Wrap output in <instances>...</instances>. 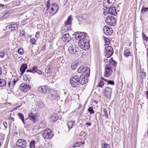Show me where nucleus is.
<instances>
[{
  "label": "nucleus",
  "mask_w": 148,
  "mask_h": 148,
  "mask_svg": "<svg viewBox=\"0 0 148 148\" xmlns=\"http://www.w3.org/2000/svg\"><path fill=\"white\" fill-rule=\"evenodd\" d=\"M86 125H88L89 126H90L91 125V123H88V122H86Z\"/></svg>",
  "instance_id": "nucleus-63"
},
{
  "label": "nucleus",
  "mask_w": 148,
  "mask_h": 148,
  "mask_svg": "<svg viewBox=\"0 0 148 148\" xmlns=\"http://www.w3.org/2000/svg\"><path fill=\"white\" fill-rule=\"evenodd\" d=\"M103 111L104 112V115H105L106 118H108V116L106 109L105 108H103Z\"/></svg>",
  "instance_id": "nucleus-40"
},
{
  "label": "nucleus",
  "mask_w": 148,
  "mask_h": 148,
  "mask_svg": "<svg viewBox=\"0 0 148 148\" xmlns=\"http://www.w3.org/2000/svg\"><path fill=\"white\" fill-rule=\"evenodd\" d=\"M36 109L35 108H33L30 113L28 114V115L27 119L31 121L32 123H35L36 121V118L37 117V114L36 113H33L32 112L33 111L35 110Z\"/></svg>",
  "instance_id": "nucleus-7"
},
{
  "label": "nucleus",
  "mask_w": 148,
  "mask_h": 148,
  "mask_svg": "<svg viewBox=\"0 0 148 148\" xmlns=\"http://www.w3.org/2000/svg\"><path fill=\"white\" fill-rule=\"evenodd\" d=\"M89 39H86L80 42H78V44L80 47L84 50H88L90 48Z\"/></svg>",
  "instance_id": "nucleus-4"
},
{
  "label": "nucleus",
  "mask_w": 148,
  "mask_h": 148,
  "mask_svg": "<svg viewBox=\"0 0 148 148\" xmlns=\"http://www.w3.org/2000/svg\"><path fill=\"white\" fill-rule=\"evenodd\" d=\"M109 27H108L106 26H105L103 27V31L104 33L105 32H106V30H107V29H108Z\"/></svg>",
  "instance_id": "nucleus-57"
},
{
  "label": "nucleus",
  "mask_w": 148,
  "mask_h": 148,
  "mask_svg": "<svg viewBox=\"0 0 148 148\" xmlns=\"http://www.w3.org/2000/svg\"><path fill=\"white\" fill-rule=\"evenodd\" d=\"M68 51L70 53L75 54L78 51V48L74 44L70 45L68 48Z\"/></svg>",
  "instance_id": "nucleus-14"
},
{
  "label": "nucleus",
  "mask_w": 148,
  "mask_h": 148,
  "mask_svg": "<svg viewBox=\"0 0 148 148\" xmlns=\"http://www.w3.org/2000/svg\"><path fill=\"white\" fill-rule=\"evenodd\" d=\"M104 55L106 58H110L114 52L113 49L110 46H106L104 48Z\"/></svg>",
  "instance_id": "nucleus-5"
},
{
  "label": "nucleus",
  "mask_w": 148,
  "mask_h": 148,
  "mask_svg": "<svg viewBox=\"0 0 148 148\" xmlns=\"http://www.w3.org/2000/svg\"><path fill=\"white\" fill-rule=\"evenodd\" d=\"M108 9L106 8V9L103 12V14L106 15L107 14H109L108 11Z\"/></svg>",
  "instance_id": "nucleus-52"
},
{
  "label": "nucleus",
  "mask_w": 148,
  "mask_h": 148,
  "mask_svg": "<svg viewBox=\"0 0 148 148\" xmlns=\"http://www.w3.org/2000/svg\"><path fill=\"white\" fill-rule=\"evenodd\" d=\"M77 72L79 73H83L81 74L79 76L80 78L82 79L87 80V82H88V79L87 78L89 76L90 74V69L87 67H83L80 66L77 70Z\"/></svg>",
  "instance_id": "nucleus-2"
},
{
  "label": "nucleus",
  "mask_w": 148,
  "mask_h": 148,
  "mask_svg": "<svg viewBox=\"0 0 148 148\" xmlns=\"http://www.w3.org/2000/svg\"><path fill=\"white\" fill-rule=\"evenodd\" d=\"M73 20L72 16L71 15H69L67 19V20L64 22L65 27V28H64L63 29V31L64 32H66V31H69L70 29V28L67 27H68V25L70 26L72 24V21Z\"/></svg>",
  "instance_id": "nucleus-9"
},
{
  "label": "nucleus",
  "mask_w": 148,
  "mask_h": 148,
  "mask_svg": "<svg viewBox=\"0 0 148 148\" xmlns=\"http://www.w3.org/2000/svg\"><path fill=\"white\" fill-rule=\"evenodd\" d=\"M107 30L106 32H105L104 33L107 35H110L113 32V30L111 27H110V28L109 27Z\"/></svg>",
  "instance_id": "nucleus-28"
},
{
  "label": "nucleus",
  "mask_w": 148,
  "mask_h": 148,
  "mask_svg": "<svg viewBox=\"0 0 148 148\" xmlns=\"http://www.w3.org/2000/svg\"><path fill=\"white\" fill-rule=\"evenodd\" d=\"M20 2H16L13 1L11 2L9 4L10 6L12 7H15L16 6H18L20 5Z\"/></svg>",
  "instance_id": "nucleus-27"
},
{
  "label": "nucleus",
  "mask_w": 148,
  "mask_h": 148,
  "mask_svg": "<svg viewBox=\"0 0 148 148\" xmlns=\"http://www.w3.org/2000/svg\"><path fill=\"white\" fill-rule=\"evenodd\" d=\"M18 116L19 118L21 120L22 122L23 123V124L24 125V126L25 127H27L28 125L29 126L30 124H29L28 123L27 124L26 123L25 121L27 120V118H25V120L24 116V115L20 113H18Z\"/></svg>",
  "instance_id": "nucleus-17"
},
{
  "label": "nucleus",
  "mask_w": 148,
  "mask_h": 148,
  "mask_svg": "<svg viewBox=\"0 0 148 148\" xmlns=\"http://www.w3.org/2000/svg\"><path fill=\"white\" fill-rule=\"evenodd\" d=\"M50 129L49 128L46 129L42 133V136L44 138L48 139L51 138L53 135L52 134Z\"/></svg>",
  "instance_id": "nucleus-11"
},
{
  "label": "nucleus",
  "mask_w": 148,
  "mask_h": 148,
  "mask_svg": "<svg viewBox=\"0 0 148 148\" xmlns=\"http://www.w3.org/2000/svg\"><path fill=\"white\" fill-rule=\"evenodd\" d=\"M147 11H148V8H145L144 6H143L141 10V12L144 14Z\"/></svg>",
  "instance_id": "nucleus-35"
},
{
  "label": "nucleus",
  "mask_w": 148,
  "mask_h": 148,
  "mask_svg": "<svg viewBox=\"0 0 148 148\" xmlns=\"http://www.w3.org/2000/svg\"><path fill=\"white\" fill-rule=\"evenodd\" d=\"M132 53L131 52H130L129 50L126 48L125 49L124 51V55L126 57H128L130 56H131V54Z\"/></svg>",
  "instance_id": "nucleus-25"
},
{
  "label": "nucleus",
  "mask_w": 148,
  "mask_h": 148,
  "mask_svg": "<svg viewBox=\"0 0 148 148\" xmlns=\"http://www.w3.org/2000/svg\"><path fill=\"white\" fill-rule=\"evenodd\" d=\"M19 36L22 37L24 36L25 34V32L24 31H21L20 32Z\"/></svg>",
  "instance_id": "nucleus-50"
},
{
  "label": "nucleus",
  "mask_w": 148,
  "mask_h": 148,
  "mask_svg": "<svg viewBox=\"0 0 148 148\" xmlns=\"http://www.w3.org/2000/svg\"><path fill=\"white\" fill-rule=\"evenodd\" d=\"M36 72L37 73H38V74H39L40 75H41L42 74V72L41 71H40V70H38V69H37V70H36Z\"/></svg>",
  "instance_id": "nucleus-60"
},
{
  "label": "nucleus",
  "mask_w": 148,
  "mask_h": 148,
  "mask_svg": "<svg viewBox=\"0 0 148 148\" xmlns=\"http://www.w3.org/2000/svg\"><path fill=\"white\" fill-rule=\"evenodd\" d=\"M58 119V116L56 114H53L51 116L50 120L52 122L56 121Z\"/></svg>",
  "instance_id": "nucleus-23"
},
{
  "label": "nucleus",
  "mask_w": 148,
  "mask_h": 148,
  "mask_svg": "<svg viewBox=\"0 0 148 148\" xmlns=\"http://www.w3.org/2000/svg\"><path fill=\"white\" fill-rule=\"evenodd\" d=\"M51 6L50 8V14L52 16L55 14L57 12L58 9V6L57 3H51Z\"/></svg>",
  "instance_id": "nucleus-10"
},
{
  "label": "nucleus",
  "mask_w": 148,
  "mask_h": 148,
  "mask_svg": "<svg viewBox=\"0 0 148 148\" xmlns=\"http://www.w3.org/2000/svg\"><path fill=\"white\" fill-rule=\"evenodd\" d=\"M35 37L37 38H38L40 37L39 34L38 32L36 33L35 35Z\"/></svg>",
  "instance_id": "nucleus-61"
},
{
  "label": "nucleus",
  "mask_w": 148,
  "mask_h": 148,
  "mask_svg": "<svg viewBox=\"0 0 148 148\" xmlns=\"http://www.w3.org/2000/svg\"><path fill=\"white\" fill-rule=\"evenodd\" d=\"M109 3H110L113 4H114L115 3L116 0H106Z\"/></svg>",
  "instance_id": "nucleus-54"
},
{
  "label": "nucleus",
  "mask_w": 148,
  "mask_h": 148,
  "mask_svg": "<svg viewBox=\"0 0 148 148\" xmlns=\"http://www.w3.org/2000/svg\"><path fill=\"white\" fill-rule=\"evenodd\" d=\"M145 94L146 95V97L148 99V90L146 91Z\"/></svg>",
  "instance_id": "nucleus-64"
},
{
  "label": "nucleus",
  "mask_w": 148,
  "mask_h": 148,
  "mask_svg": "<svg viewBox=\"0 0 148 148\" xmlns=\"http://www.w3.org/2000/svg\"><path fill=\"white\" fill-rule=\"evenodd\" d=\"M4 135L2 134H0V140L1 142L3 141L5 139Z\"/></svg>",
  "instance_id": "nucleus-47"
},
{
  "label": "nucleus",
  "mask_w": 148,
  "mask_h": 148,
  "mask_svg": "<svg viewBox=\"0 0 148 148\" xmlns=\"http://www.w3.org/2000/svg\"><path fill=\"white\" fill-rule=\"evenodd\" d=\"M85 134V132L84 131H82L79 134V136H82L84 135Z\"/></svg>",
  "instance_id": "nucleus-58"
},
{
  "label": "nucleus",
  "mask_w": 148,
  "mask_h": 148,
  "mask_svg": "<svg viewBox=\"0 0 148 148\" xmlns=\"http://www.w3.org/2000/svg\"><path fill=\"white\" fill-rule=\"evenodd\" d=\"M38 143L34 140L31 141L29 143V148H36Z\"/></svg>",
  "instance_id": "nucleus-22"
},
{
  "label": "nucleus",
  "mask_w": 148,
  "mask_h": 148,
  "mask_svg": "<svg viewBox=\"0 0 148 148\" xmlns=\"http://www.w3.org/2000/svg\"><path fill=\"white\" fill-rule=\"evenodd\" d=\"M101 146L103 148H110V145L106 143H102Z\"/></svg>",
  "instance_id": "nucleus-36"
},
{
  "label": "nucleus",
  "mask_w": 148,
  "mask_h": 148,
  "mask_svg": "<svg viewBox=\"0 0 148 148\" xmlns=\"http://www.w3.org/2000/svg\"><path fill=\"white\" fill-rule=\"evenodd\" d=\"M112 88L108 86L106 87L104 89L103 94L107 98L111 97Z\"/></svg>",
  "instance_id": "nucleus-12"
},
{
  "label": "nucleus",
  "mask_w": 148,
  "mask_h": 148,
  "mask_svg": "<svg viewBox=\"0 0 148 148\" xmlns=\"http://www.w3.org/2000/svg\"><path fill=\"white\" fill-rule=\"evenodd\" d=\"M27 145L26 141L22 139H19L17 140L16 143V145L21 148H24Z\"/></svg>",
  "instance_id": "nucleus-16"
},
{
  "label": "nucleus",
  "mask_w": 148,
  "mask_h": 148,
  "mask_svg": "<svg viewBox=\"0 0 148 148\" xmlns=\"http://www.w3.org/2000/svg\"><path fill=\"white\" fill-rule=\"evenodd\" d=\"M37 69V67L36 66H34L32 69H28L31 73H35L36 72V70Z\"/></svg>",
  "instance_id": "nucleus-32"
},
{
  "label": "nucleus",
  "mask_w": 148,
  "mask_h": 148,
  "mask_svg": "<svg viewBox=\"0 0 148 148\" xmlns=\"http://www.w3.org/2000/svg\"><path fill=\"white\" fill-rule=\"evenodd\" d=\"M114 4H112L110 3H109L108 1H106V0H104L103 2V6L106 8L109 9L112 7Z\"/></svg>",
  "instance_id": "nucleus-21"
},
{
  "label": "nucleus",
  "mask_w": 148,
  "mask_h": 148,
  "mask_svg": "<svg viewBox=\"0 0 148 148\" xmlns=\"http://www.w3.org/2000/svg\"><path fill=\"white\" fill-rule=\"evenodd\" d=\"M88 111L90 114H93L94 112L93 110V107L92 106L90 107L88 109Z\"/></svg>",
  "instance_id": "nucleus-39"
},
{
  "label": "nucleus",
  "mask_w": 148,
  "mask_h": 148,
  "mask_svg": "<svg viewBox=\"0 0 148 148\" xmlns=\"http://www.w3.org/2000/svg\"><path fill=\"white\" fill-rule=\"evenodd\" d=\"M48 88V86H40L38 87V90L40 93H45Z\"/></svg>",
  "instance_id": "nucleus-20"
},
{
  "label": "nucleus",
  "mask_w": 148,
  "mask_h": 148,
  "mask_svg": "<svg viewBox=\"0 0 148 148\" xmlns=\"http://www.w3.org/2000/svg\"><path fill=\"white\" fill-rule=\"evenodd\" d=\"M20 90L23 92H26L30 89V87L29 85L23 83L19 86Z\"/></svg>",
  "instance_id": "nucleus-15"
},
{
  "label": "nucleus",
  "mask_w": 148,
  "mask_h": 148,
  "mask_svg": "<svg viewBox=\"0 0 148 148\" xmlns=\"http://www.w3.org/2000/svg\"><path fill=\"white\" fill-rule=\"evenodd\" d=\"M141 76L142 78H144L145 77L146 74V73L144 71L141 72Z\"/></svg>",
  "instance_id": "nucleus-48"
},
{
  "label": "nucleus",
  "mask_w": 148,
  "mask_h": 148,
  "mask_svg": "<svg viewBox=\"0 0 148 148\" xmlns=\"http://www.w3.org/2000/svg\"><path fill=\"white\" fill-rule=\"evenodd\" d=\"M142 36L144 40H145V42H148V37L143 33Z\"/></svg>",
  "instance_id": "nucleus-41"
},
{
  "label": "nucleus",
  "mask_w": 148,
  "mask_h": 148,
  "mask_svg": "<svg viewBox=\"0 0 148 148\" xmlns=\"http://www.w3.org/2000/svg\"><path fill=\"white\" fill-rule=\"evenodd\" d=\"M73 36H75L76 40H79L78 42L85 40L86 39H89L87 34L85 32H77Z\"/></svg>",
  "instance_id": "nucleus-3"
},
{
  "label": "nucleus",
  "mask_w": 148,
  "mask_h": 148,
  "mask_svg": "<svg viewBox=\"0 0 148 148\" xmlns=\"http://www.w3.org/2000/svg\"><path fill=\"white\" fill-rule=\"evenodd\" d=\"M109 62L110 64L113 65L114 66H116L117 64V62L114 60L113 58H112L109 60Z\"/></svg>",
  "instance_id": "nucleus-33"
},
{
  "label": "nucleus",
  "mask_w": 148,
  "mask_h": 148,
  "mask_svg": "<svg viewBox=\"0 0 148 148\" xmlns=\"http://www.w3.org/2000/svg\"><path fill=\"white\" fill-rule=\"evenodd\" d=\"M50 2L49 0H48L47 1L46 3L45 4V6L47 8L46 11H50V8L51 6Z\"/></svg>",
  "instance_id": "nucleus-30"
},
{
  "label": "nucleus",
  "mask_w": 148,
  "mask_h": 148,
  "mask_svg": "<svg viewBox=\"0 0 148 148\" xmlns=\"http://www.w3.org/2000/svg\"><path fill=\"white\" fill-rule=\"evenodd\" d=\"M6 83L5 80L3 79H0V86L3 87L6 85Z\"/></svg>",
  "instance_id": "nucleus-31"
},
{
  "label": "nucleus",
  "mask_w": 148,
  "mask_h": 148,
  "mask_svg": "<svg viewBox=\"0 0 148 148\" xmlns=\"http://www.w3.org/2000/svg\"><path fill=\"white\" fill-rule=\"evenodd\" d=\"M62 40L64 42H68L71 40V37L69 34H66L62 36Z\"/></svg>",
  "instance_id": "nucleus-18"
},
{
  "label": "nucleus",
  "mask_w": 148,
  "mask_h": 148,
  "mask_svg": "<svg viewBox=\"0 0 148 148\" xmlns=\"http://www.w3.org/2000/svg\"><path fill=\"white\" fill-rule=\"evenodd\" d=\"M31 41L32 43V44L34 45L36 42V40L34 38H32L31 39Z\"/></svg>",
  "instance_id": "nucleus-55"
},
{
  "label": "nucleus",
  "mask_w": 148,
  "mask_h": 148,
  "mask_svg": "<svg viewBox=\"0 0 148 148\" xmlns=\"http://www.w3.org/2000/svg\"><path fill=\"white\" fill-rule=\"evenodd\" d=\"M6 28L7 29H9L11 30L10 26V25H9L7 26L6 27Z\"/></svg>",
  "instance_id": "nucleus-62"
},
{
  "label": "nucleus",
  "mask_w": 148,
  "mask_h": 148,
  "mask_svg": "<svg viewBox=\"0 0 148 148\" xmlns=\"http://www.w3.org/2000/svg\"><path fill=\"white\" fill-rule=\"evenodd\" d=\"M46 45H45L43 46V47L42 48V49H41V50L42 51H44L46 49Z\"/></svg>",
  "instance_id": "nucleus-56"
},
{
  "label": "nucleus",
  "mask_w": 148,
  "mask_h": 148,
  "mask_svg": "<svg viewBox=\"0 0 148 148\" xmlns=\"http://www.w3.org/2000/svg\"><path fill=\"white\" fill-rule=\"evenodd\" d=\"M70 83L71 86L74 88L79 86V84H84L87 82V80L82 79L79 75H74L70 79Z\"/></svg>",
  "instance_id": "nucleus-1"
},
{
  "label": "nucleus",
  "mask_w": 148,
  "mask_h": 148,
  "mask_svg": "<svg viewBox=\"0 0 148 148\" xmlns=\"http://www.w3.org/2000/svg\"><path fill=\"white\" fill-rule=\"evenodd\" d=\"M27 76L29 77H31V73L28 70H27L26 72V74H25Z\"/></svg>",
  "instance_id": "nucleus-51"
},
{
  "label": "nucleus",
  "mask_w": 148,
  "mask_h": 148,
  "mask_svg": "<svg viewBox=\"0 0 148 148\" xmlns=\"http://www.w3.org/2000/svg\"><path fill=\"white\" fill-rule=\"evenodd\" d=\"M84 142H77L75 143V144L76 145H77L76 147H79L80 145L84 144Z\"/></svg>",
  "instance_id": "nucleus-43"
},
{
  "label": "nucleus",
  "mask_w": 148,
  "mask_h": 148,
  "mask_svg": "<svg viewBox=\"0 0 148 148\" xmlns=\"http://www.w3.org/2000/svg\"><path fill=\"white\" fill-rule=\"evenodd\" d=\"M107 24L110 26H114L116 23V18L114 17L111 16H108L105 20Z\"/></svg>",
  "instance_id": "nucleus-6"
},
{
  "label": "nucleus",
  "mask_w": 148,
  "mask_h": 148,
  "mask_svg": "<svg viewBox=\"0 0 148 148\" xmlns=\"http://www.w3.org/2000/svg\"><path fill=\"white\" fill-rule=\"evenodd\" d=\"M49 92L48 97H49L51 100H53L55 99H58L60 98V96L57 91H51L50 90H49Z\"/></svg>",
  "instance_id": "nucleus-8"
},
{
  "label": "nucleus",
  "mask_w": 148,
  "mask_h": 148,
  "mask_svg": "<svg viewBox=\"0 0 148 148\" xmlns=\"http://www.w3.org/2000/svg\"><path fill=\"white\" fill-rule=\"evenodd\" d=\"M109 14L115 16L117 14L116 8L115 7L113 6L108 9Z\"/></svg>",
  "instance_id": "nucleus-19"
},
{
  "label": "nucleus",
  "mask_w": 148,
  "mask_h": 148,
  "mask_svg": "<svg viewBox=\"0 0 148 148\" xmlns=\"http://www.w3.org/2000/svg\"><path fill=\"white\" fill-rule=\"evenodd\" d=\"M11 30L16 31L18 28V25L16 24L10 25Z\"/></svg>",
  "instance_id": "nucleus-29"
},
{
  "label": "nucleus",
  "mask_w": 148,
  "mask_h": 148,
  "mask_svg": "<svg viewBox=\"0 0 148 148\" xmlns=\"http://www.w3.org/2000/svg\"><path fill=\"white\" fill-rule=\"evenodd\" d=\"M3 125L5 127V128H6L7 127V124L6 122H4L3 123Z\"/></svg>",
  "instance_id": "nucleus-59"
},
{
  "label": "nucleus",
  "mask_w": 148,
  "mask_h": 148,
  "mask_svg": "<svg viewBox=\"0 0 148 148\" xmlns=\"http://www.w3.org/2000/svg\"><path fill=\"white\" fill-rule=\"evenodd\" d=\"M77 17L79 21H81L83 20V16L82 15H81L80 16H77Z\"/></svg>",
  "instance_id": "nucleus-49"
},
{
  "label": "nucleus",
  "mask_w": 148,
  "mask_h": 148,
  "mask_svg": "<svg viewBox=\"0 0 148 148\" xmlns=\"http://www.w3.org/2000/svg\"><path fill=\"white\" fill-rule=\"evenodd\" d=\"M27 67V64L26 63L22 64L21 66L20 71H25Z\"/></svg>",
  "instance_id": "nucleus-26"
},
{
  "label": "nucleus",
  "mask_w": 148,
  "mask_h": 148,
  "mask_svg": "<svg viewBox=\"0 0 148 148\" xmlns=\"http://www.w3.org/2000/svg\"><path fill=\"white\" fill-rule=\"evenodd\" d=\"M112 70L110 65L106 64L105 67L104 76L105 77H110L112 73Z\"/></svg>",
  "instance_id": "nucleus-13"
},
{
  "label": "nucleus",
  "mask_w": 148,
  "mask_h": 148,
  "mask_svg": "<svg viewBox=\"0 0 148 148\" xmlns=\"http://www.w3.org/2000/svg\"><path fill=\"white\" fill-rule=\"evenodd\" d=\"M77 66V64L75 63H72L71 66V68L72 70L75 69Z\"/></svg>",
  "instance_id": "nucleus-38"
},
{
  "label": "nucleus",
  "mask_w": 148,
  "mask_h": 148,
  "mask_svg": "<svg viewBox=\"0 0 148 148\" xmlns=\"http://www.w3.org/2000/svg\"><path fill=\"white\" fill-rule=\"evenodd\" d=\"M104 40L105 44L106 45H109L110 43V40L108 38L106 37H105L104 38Z\"/></svg>",
  "instance_id": "nucleus-37"
},
{
  "label": "nucleus",
  "mask_w": 148,
  "mask_h": 148,
  "mask_svg": "<svg viewBox=\"0 0 148 148\" xmlns=\"http://www.w3.org/2000/svg\"><path fill=\"white\" fill-rule=\"evenodd\" d=\"M74 123V122H73L72 121H69L67 123V126L69 128V130L73 128V124Z\"/></svg>",
  "instance_id": "nucleus-24"
},
{
  "label": "nucleus",
  "mask_w": 148,
  "mask_h": 148,
  "mask_svg": "<svg viewBox=\"0 0 148 148\" xmlns=\"http://www.w3.org/2000/svg\"><path fill=\"white\" fill-rule=\"evenodd\" d=\"M5 56V53L4 52H0V58H3Z\"/></svg>",
  "instance_id": "nucleus-53"
},
{
  "label": "nucleus",
  "mask_w": 148,
  "mask_h": 148,
  "mask_svg": "<svg viewBox=\"0 0 148 148\" xmlns=\"http://www.w3.org/2000/svg\"><path fill=\"white\" fill-rule=\"evenodd\" d=\"M18 53L20 55H22L23 53V50L22 49L19 48L18 50Z\"/></svg>",
  "instance_id": "nucleus-46"
},
{
  "label": "nucleus",
  "mask_w": 148,
  "mask_h": 148,
  "mask_svg": "<svg viewBox=\"0 0 148 148\" xmlns=\"http://www.w3.org/2000/svg\"><path fill=\"white\" fill-rule=\"evenodd\" d=\"M107 84H110L112 85H114V82L113 80H108V81Z\"/></svg>",
  "instance_id": "nucleus-45"
},
{
  "label": "nucleus",
  "mask_w": 148,
  "mask_h": 148,
  "mask_svg": "<svg viewBox=\"0 0 148 148\" xmlns=\"http://www.w3.org/2000/svg\"><path fill=\"white\" fill-rule=\"evenodd\" d=\"M51 69L50 66L49 65H48L46 66L45 69V73H48L51 72Z\"/></svg>",
  "instance_id": "nucleus-34"
},
{
  "label": "nucleus",
  "mask_w": 148,
  "mask_h": 148,
  "mask_svg": "<svg viewBox=\"0 0 148 148\" xmlns=\"http://www.w3.org/2000/svg\"><path fill=\"white\" fill-rule=\"evenodd\" d=\"M23 79L24 80H27V79H28L29 81H30V80H29V79H31V77L27 76L25 74L23 76Z\"/></svg>",
  "instance_id": "nucleus-42"
},
{
  "label": "nucleus",
  "mask_w": 148,
  "mask_h": 148,
  "mask_svg": "<svg viewBox=\"0 0 148 148\" xmlns=\"http://www.w3.org/2000/svg\"><path fill=\"white\" fill-rule=\"evenodd\" d=\"M104 85V83L103 82L102 80H101L99 84L97 86H99L102 88Z\"/></svg>",
  "instance_id": "nucleus-44"
}]
</instances>
